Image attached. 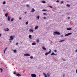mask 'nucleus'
I'll return each instance as SVG.
<instances>
[{"instance_id": "f257e3e1", "label": "nucleus", "mask_w": 77, "mask_h": 77, "mask_svg": "<svg viewBox=\"0 0 77 77\" xmlns=\"http://www.w3.org/2000/svg\"><path fill=\"white\" fill-rule=\"evenodd\" d=\"M50 51L48 52V53H45V55L46 56H47L48 54H50V53H51V49H49Z\"/></svg>"}, {"instance_id": "f03ea898", "label": "nucleus", "mask_w": 77, "mask_h": 77, "mask_svg": "<svg viewBox=\"0 0 77 77\" xmlns=\"http://www.w3.org/2000/svg\"><path fill=\"white\" fill-rule=\"evenodd\" d=\"M54 34L53 35H55V34H57V35H59L60 34L59 32H57V31L54 32Z\"/></svg>"}, {"instance_id": "7ed1b4c3", "label": "nucleus", "mask_w": 77, "mask_h": 77, "mask_svg": "<svg viewBox=\"0 0 77 77\" xmlns=\"http://www.w3.org/2000/svg\"><path fill=\"white\" fill-rule=\"evenodd\" d=\"M72 34V33H68V34L65 35V36H69V35H71Z\"/></svg>"}, {"instance_id": "20e7f679", "label": "nucleus", "mask_w": 77, "mask_h": 77, "mask_svg": "<svg viewBox=\"0 0 77 77\" xmlns=\"http://www.w3.org/2000/svg\"><path fill=\"white\" fill-rule=\"evenodd\" d=\"M15 37V35H14L13 36H10V38L11 39H14V38Z\"/></svg>"}, {"instance_id": "39448f33", "label": "nucleus", "mask_w": 77, "mask_h": 77, "mask_svg": "<svg viewBox=\"0 0 77 77\" xmlns=\"http://www.w3.org/2000/svg\"><path fill=\"white\" fill-rule=\"evenodd\" d=\"M31 76L32 77H36V75L35 74H32Z\"/></svg>"}, {"instance_id": "423d86ee", "label": "nucleus", "mask_w": 77, "mask_h": 77, "mask_svg": "<svg viewBox=\"0 0 77 77\" xmlns=\"http://www.w3.org/2000/svg\"><path fill=\"white\" fill-rule=\"evenodd\" d=\"M24 56H30V54H24Z\"/></svg>"}, {"instance_id": "0eeeda50", "label": "nucleus", "mask_w": 77, "mask_h": 77, "mask_svg": "<svg viewBox=\"0 0 77 77\" xmlns=\"http://www.w3.org/2000/svg\"><path fill=\"white\" fill-rule=\"evenodd\" d=\"M51 56H53V55H54V56H56V54H54V53H52V54H51Z\"/></svg>"}, {"instance_id": "6e6552de", "label": "nucleus", "mask_w": 77, "mask_h": 77, "mask_svg": "<svg viewBox=\"0 0 77 77\" xmlns=\"http://www.w3.org/2000/svg\"><path fill=\"white\" fill-rule=\"evenodd\" d=\"M4 30H5V31H9V29L8 28L5 29H4Z\"/></svg>"}, {"instance_id": "1a4fd4ad", "label": "nucleus", "mask_w": 77, "mask_h": 77, "mask_svg": "<svg viewBox=\"0 0 77 77\" xmlns=\"http://www.w3.org/2000/svg\"><path fill=\"white\" fill-rule=\"evenodd\" d=\"M16 75H17V76H18V77H20L21 76V75L19 73H17V74H16Z\"/></svg>"}, {"instance_id": "9d476101", "label": "nucleus", "mask_w": 77, "mask_h": 77, "mask_svg": "<svg viewBox=\"0 0 77 77\" xmlns=\"http://www.w3.org/2000/svg\"><path fill=\"white\" fill-rule=\"evenodd\" d=\"M35 11V9H34V8H32V10H31V12H34Z\"/></svg>"}, {"instance_id": "9b49d317", "label": "nucleus", "mask_w": 77, "mask_h": 77, "mask_svg": "<svg viewBox=\"0 0 77 77\" xmlns=\"http://www.w3.org/2000/svg\"><path fill=\"white\" fill-rule=\"evenodd\" d=\"M29 32H33V30L30 29L29 30Z\"/></svg>"}, {"instance_id": "f8f14e48", "label": "nucleus", "mask_w": 77, "mask_h": 77, "mask_svg": "<svg viewBox=\"0 0 77 77\" xmlns=\"http://www.w3.org/2000/svg\"><path fill=\"white\" fill-rule=\"evenodd\" d=\"M36 43H35V42H33V43H32V45H36Z\"/></svg>"}, {"instance_id": "ddd939ff", "label": "nucleus", "mask_w": 77, "mask_h": 77, "mask_svg": "<svg viewBox=\"0 0 77 77\" xmlns=\"http://www.w3.org/2000/svg\"><path fill=\"white\" fill-rule=\"evenodd\" d=\"M8 20L9 21H10L11 19H10V17L8 16Z\"/></svg>"}, {"instance_id": "4468645a", "label": "nucleus", "mask_w": 77, "mask_h": 77, "mask_svg": "<svg viewBox=\"0 0 77 77\" xmlns=\"http://www.w3.org/2000/svg\"><path fill=\"white\" fill-rule=\"evenodd\" d=\"M36 42L37 43H39V38H38L36 41Z\"/></svg>"}, {"instance_id": "2eb2a0df", "label": "nucleus", "mask_w": 77, "mask_h": 77, "mask_svg": "<svg viewBox=\"0 0 77 77\" xmlns=\"http://www.w3.org/2000/svg\"><path fill=\"white\" fill-rule=\"evenodd\" d=\"M71 28H67L66 29V30H71Z\"/></svg>"}, {"instance_id": "dca6fc26", "label": "nucleus", "mask_w": 77, "mask_h": 77, "mask_svg": "<svg viewBox=\"0 0 77 77\" xmlns=\"http://www.w3.org/2000/svg\"><path fill=\"white\" fill-rule=\"evenodd\" d=\"M42 49L44 50H47V49H46V48H44L43 46L42 47Z\"/></svg>"}, {"instance_id": "f3484780", "label": "nucleus", "mask_w": 77, "mask_h": 77, "mask_svg": "<svg viewBox=\"0 0 77 77\" xmlns=\"http://www.w3.org/2000/svg\"><path fill=\"white\" fill-rule=\"evenodd\" d=\"M43 75H44L45 77H47V75H46V74H45V73H43Z\"/></svg>"}, {"instance_id": "a211bd4d", "label": "nucleus", "mask_w": 77, "mask_h": 77, "mask_svg": "<svg viewBox=\"0 0 77 77\" xmlns=\"http://www.w3.org/2000/svg\"><path fill=\"white\" fill-rule=\"evenodd\" d=\"M37 29H38V26H36L35 28V30H36Z\"/></svg>"}, {"instance_id": "6ab92c4d", "label": "nucleus", "mask_w": 77, "mask_h": 77, "mask_svg": "<svg viewBox=\"0 0 77 77\" xmlns=\"http://www.w3.org/2000/svg\"><path fill=\"white\" fill-rule=\"evenodd\" d=\"M29 39H32V35H29Z\"/></svg>"}, {"instance_id": "aec40b11", "label": "nucleus", "mask_w": 77, "mask_h": 77, "mask_svg": "<svg viewBox=\"0 0 77 77\" xmlns=\"http://www.w3.org/2000/svg\"><path fill=\"white\" fill-rule=\"evenodd\" d=\"M8 13H6L5 14V17H8Z\"/></svg>"}, {"instance_id": "412c9836", "label": "nucleus", "mask_w": 77, "mask_h": 77, "mask_svg": "<svg viewBox=\"0 0 77 77\" xmlns=\"http://www.w3.org/2000/svg\"><path fill=\"white\" fill-rule=\"evenodd\" d=\"M65 41V40L60 41L59 42H63V41Z\"/></svg>"}, {"instance_id": "4be33fe9", "label": "nucleus", "mask_w": 77, "mask_h": 77, "mask_svg": "<svg viewBox=\"0 0 77 77\" xmlns=\"http://www.w3.org/2000/svg\"><path fill=\"white\" fill-rule=\"evenodd\" d=\"M0 69L1 70V72L2 73L3 72V69L1 68H0Z\"/></svg>"}, {"instance_id": "5701e85b", "label": "nucleus", "mask_w": 77, "mask_h": 77, "mask_svg": "<svg viewBox=\"0 0 77 77\" xmlns=\"http://www.w3.org/2000/svg\"><path fill=\"white\" fill-rule=\"evenodd\" d=\"M47 75H48V77H50V74H49V73H47Z\"/></svg>"}, {"instance_id": "b1692460", "label": "nucleus", "mask_w": 77, "mask_h": 77, "mask_svg": "<svg viewBox=\"0 0 77 77\" xmlns=\"http://www.w3.org/2000/svg\"><path fill=\"white\" fill-rule=\"evenodd\" d=\"M3 5H5L6 4V2L5 1H4L3 2Z\"/></svg>"}, {"instance_id": "393cba45", "label": "nucleus", "mask_w": 77, "mask_h": 77, "mask_svg": "<svg viewBox=\"0 0 77 77\" xmlns=\"http://www.w3.org/2000/svg\"><path fill=\"white\" fill-rule=\"evenodd\" d=\"M66 6H67L68 7H70V5H69V4H67L66 5Z\"/></svg>"}, {"instance_id": "a878e982", "label": "nucleus", "mask_w": 77, "mask_h": 77, "mask_svg": "<svg viewBox=\"0 0 77 77\" xmlns=\"http://www.w3.org/2000/svg\"><path fill=\"white\" fill-rule=\"evenodd\" d=\"M13 51H14V53H16L17 52V50H13Z\"/></svg>"}, {"instance_id": "bb28decb", "label": "nucleus", "mask_w": 77, "mask_h": 77, "mask_svg": "<svg viewBox=\"0 0 77 77\" xmlns=\"http://www.w3.org/2000/svg\"><path fill=\"white\" fill-rule=\"evenodd\" d=\"M42 3H45V2L43 1L42 2Z\"/></svg>"}, {"instance_id": "cd10ccee", "label": "nucleus", "mask_w": 77, "mask_h": 77, "mask_svg": "<svg viewBox=\"0 0 77 77\" xmlns=\"http://www.w3.org/2000/svg\"><path fill=\"white\" fill-rule=\"evenodd\" d=\"M30 57V58L31 59H32L33 58V56H31Z\"/></svg>"}, {"instance_id": "c85d7f7f", "label": "nucleus", "mask_w": 77, "mask_h": 77, "mask_svg": "<svg viewBox=\"0 0 77 77\" xmlns=\"http://www.w3.org/2000/svg\"><path fill=\"white\" fill-rule=\"evenodd\" d=\"M29 23H28V22H26V25H27Z\"/></svg>"}, {"instance_id": "c756f323", "label": "nucleus", "mask_w": 77, "mask_h": 77, "mask_svg": "<svg viewBox=\"0 0 77 77\" xmlns=\"http://www.w3.org/2000/svg\"><path fill=\"white\" fill-rule=\"evenodd\" d=\"M42 11H47V10L43 9Z\"/></svg>"}, {"instance_id": "7c9ffc66", "label": "nucleus", "mask_w": 77, "mask_h": 77, "mask_svg": "<svg viewBox=\"0 0 77 77\" xmlns=\"http://www.w3.org/2000/svg\"><path fill=\"white\" fill-rule=\"evenodd\" d=\"M14 74H16L17 75V73L15 72H14Z\"/></svg>"}, {"instance_id": "2f4dec72", "label": "nucleus", "mask_w": 77, "mask_h": 77, "mask_svg": "<svg viewBox=\"0 0 77 77\" xmlns=\"http://www.w3.org/2000/svg\"><path fill=\"white\" fill-rule=\"evenodd\" d=\"M37 18L38 20H39V16H37Z\"/></svg>"}, {"instance_id": "473e14b6", "label": "nucleus", "mask_w": 77, "mask_h": 77, "mask_svg": "<svg viewBox=\"0 0 77 77\" xmlns=\"http://www.w3.org/2000/svg\"><path fill=\"white\" fill-rule=\"evenodd\" d=\"M13 20H14V19L12 18L11 19V21H13Z\"/></svg>"}, {"instance_id": "72a5a7b5", "label": "nucleus", "mask_w": 77, "mask_h": 77, "mask_svg": "<svg viewBox=\"0 0 77 77\" xmlns=\"http://www.w3.org/2000/svg\"><path fill=\"white\" fill-rule=\"evenodd\" d=\"M54 51L55 53H56V52H57V50H55Z\"/></svg>"}, {"instance_id": "f704fd0d", "label": "nucleus", "mask_w": 77, "mask_h": 77, "mask_svg": "<svg viewBox=\"0 0 77 77\" xmlns=\"http://www.w3.org/2000/svg\"><path fill=\"white\" fill-rule=\"evenodd\" d=\"M61 5H62V3H63V1H62L61 2Z\"/></svg>"}, {"instance_id": "c9c22d12", "label": "nucleus", "mask_w": 77, "mask_h": 77, "mask_svg": "<svg viewBox=\"0 0 77 77\" xmlns=\"http://www.w3.org/2000/svg\"><path fill=\"white\" fill-rule=\"evenodd\" d=\"M27 7H29V5H26Z\"/></svg>"}, {"instance_id": "e433bc0d", "label": "nucleus", "mask_w": 77, "mask_h": 77, "mask_svg": "<svg viewBox=\"0 0 77 77\" xmlns=\"http://www.w3.org/2000/svg\"><path fill=\"white\" fill-rule=\"evenodd\" d=\"M7 48H8V47L6 48L5 49L4 51H6V49H7Z\"/></svg>"}, {"instance_id": "4c0bfd02", "label": "nucleus", "mask_w": 77, "mask_h": 77, "mask_svg": "<svg viewBox=\"0 0 77 77\" xmlns=\"http://www.w3.org/2000/svg\"><path fill=\"white\" fill-rule=\"evenodd\" d=\"M62 60H63V61H65V60L63 59H62Z\"/></svg>"}, {"instance_id": "58836bf2", "label": "nucleus", "mask_w": 77, "mask_h": 77, "mask_svg": "<svg viewBox=\"0 0 77 77\" xmlns=\"http://www.w3.org/2000/svg\"><path fill=\"white\" fill-rule=\"evenodd\" d=\"M56 2H57V3H59V1L57 0L56 1Z\"/></svg>"}, {"instance_id": "ea45409f", "label": "nucleus", "mask_w": 77, "mask_h": 77, "mask_svg": "<svg viewBox=\"0 0 77 77\" xmlns=\"http://www.w3.org/2000/svg\"><path fill=\"white\" fill-rule=\"evenodd\" d=\"M61 37H63V35H61L60 36Z\"/></svg>"}, {"instance_id": "a19ab883", "label": "nucleus", "mask_w": 77, "mask_h": 77, "mask_svg": "<svg viewBox=\"0 0 77 77\" xmlns=\"http://www.w3.org/2000/svg\"><path fill=\"white\" fill-rule=\"evenodd\" d=\"M43 15H47V14L46 13H43Z\"/></svg>"}, {"instance_id": "79ce46f5", "label": "nucleus", "mask_w": 77, "mask_h": 77, "mask_svg": "<svg viewBox=\"0 0 77 77\" xmlns=\"http://www.w3.org/2000/svg\"><path fill=\"white\" fill-rule=\"evenodd\" d=\"M43 18L44 19H46V17H43Z\"/></svg>"}, {"instance_id": "37998d69", "label": "nucleus", "mask_w": 77, "mask_h": 77, "mask_svg": "<svg viewBox=\"0 0 77 77\" xmlns=\"http://www.w3.org/2000/svg\"><path fill=\"white\" fill-rule=\"evenodd\" d=\"M5 50L4 51V54H5Z\"/></svg>"}, {"instance_id": "c03bdc74", "label": "nucleus", "mask_w": 77, "mask_h": 77, "mask_svg": "<svg viewBox=\"0 0 77 77\" xmlns=\"http://www.w3.org/2000/svg\"><path fill=\"white\" fill-rule=\"evenodd\" d=\"M49 7H50V8H52V6H50Z\"/></svg>"}, {"instance_id": "a18cd8bd", "label": "nucleus", "mask_w": 77, "mask_h": 77, "mask_svg": "<svg viewBox=\"0 0 77 77\" xmlns=\"http://www.w3.org/2000/svg\"><path fill=\"white\" fill-rule=\"evenodd\" d=\"M75 53H77V49L75 51Z\"/></svg>"}, {"instance_id": "49530a36", "label": "nucleus", "mask_w": 77, "mask_h": 77, "mask_svg": "<svg viewBox=\"0 0 77 77\" xmlns=\"http://www.w3.org/2000/svg\"><path fill=\"white\" fill-rule=\"evenodd\" d=\"M19 20H21V18L20 17L19 18Z\"/></svg>"}, {"instance_id": "de8ad7c7", "label": "nucleus", "mask_w": 77, "mask_h": 77, "mask_svg": "<svg viewBox=\"0 0 77 77\" xmlns=\"http://www.w3.org/2000/svg\"><path fill=\"white\" fill-rule=\"evenodd\" d=\"M16 45H18V43H16Z\"/></svg>"}, {"instance_id": "09e8293b", "label": "nucleus", "mask_w": 77, "mask_h": 77, "mask_svg": "<svg viewBox=\"0 0 77 77\" xmlns=\"http://www.w3.org/2000/svg\"><path fill=\"white\" fill-rule=\"evenodd\" d=\"M63 74V77H65V74Z\"/></svg>"}, {"instance_id": "8fccbe9b", "label": "nucleus", "mask_w": 77, "mask_h": 77, "mask_svg": "<svg viewBox=\"0 0 77 77\" xmlns=\"http://www.w3.org/2000/svg\"><path fill=\"white\" fill-rule=\"evenodd\" d=\"M25 14H27V12H24Z\"/></svg>"}, {"instance_id": "3c124183", "label": "nucleus", "mask_w": 77, "mask_h": 77, "mask_svg": "<svg viewBox=\"0 0 77 77\" xmlns=\"http://www.w3.org/2000/svg\"><path fill=\"white\" fill-rule=\"evenodd\" d=\"M76 73H77V69L76 70Z\"/></svg>"}, {"instance_id": "603ef678", "label": "nucleus", "mask_w": 77, "mask_h": 77, "mask_svg": "<svg viewBox=\"0 0 77 77\" xmlns=\"http://www.w3.org/2000/svg\"><path fill=\"white\" fill-rule=\"evenodd\" d=\"M69 18H70V17H68V19H69Z\"/></svg>"}, {"instance_id": "864d4df0", "label": "nucleus", "mask_w": 77, "mask_h": 77, "mask_svg": "<svg viewBox=\"0 0 77 77\" xmlns=\"http://www.w3.org/2000/svg\"><path fill=\"white\" fill-rule=\"evenodd\" d=\"M1 36H2V35L1 34H0V37Z\"/></svg>"}, {"instance_id": "5fc2aeb1", "label": "nucleus", "mask_w": 77, "mask_h": 77, "mask_svg": "<svg viewBox=\"0 0 77 77\" xmlns=\"http://www.w3.org/2000/svg\"><path fill=\"white\" fill-rule=\"evenodd\" d=\"M12 40V39H9V41H11Z\"/></svg>"}, {"instance_id": "6e6d98bb", "label": "nucleus", "mask_w": 77, "mask_h": 77, "mask_svg": "<svg viewBox=\"0 0 77 77\" xmlns=\"http://www.w3.org/2000/svg\"><path fill=\"white\" fill-rule=\"evenodd\" d=\"M10 43H11V42H11V41H10Z\"/></svg>"}]
</instances>
